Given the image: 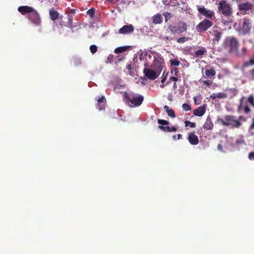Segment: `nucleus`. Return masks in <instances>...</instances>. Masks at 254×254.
<instances>
[{"instance_id":"nucleus-1","label":"nucleus","mask_w":254,"mask_h":254,"mask_svg":"<svg viewBox=\"0 0 254 254\" xmlns=\"http://www.w3.org/2000/svg\"><path fill=\"white\" fill-rule=\"evenodd\" d=\"M218 12L221 15L222 22L227 25L233 22V9L231 5L226 0H222L218 3Z\"/></svg>"},{"instance_id":"nucleus-2","label":"nucleus","mask_w":254,"mask_h":254,"mask_svg":"<svg viewBox=\"0 0 254 254\" xmlns=\"http://www.w3.org/2000/svg\"><path fill=\"white\" fill-rule=\"evenodd\" d=\"M18 11L22 15L27 14V17L36 26L41 25V19L38 11L29 6H20L18 8Z\"/></svg>"},{"instance_id":"nucleus-3","label":"nucleus","mask_w":254,"mask_h":254,"mask_svg":"<svg viewBox=\"0 0 254 254\" xmlns=\"http://www.w3.org/2000/svg\"><path fill=\"white\" fill-rule=\"evenodd\" d=\"M187 28V24L185 21H179L169 24L166 32L170 33L172 35L180 34L186 32Z\"/></svg>"},{"instance_id":"nucleus-4","label":"nucleus","mask_w":254,"mask_h":254,"mask_svg":"<svg viewBox=\"0 0 254 254\" xmlns=\"http://www.w3.org/2000/svg\"><path fill=\"white\" fill-rule=\"evenodd\" d=\"M239 42L237 38L233 36L227 37L224 41V47L230 53H235L238 51Z\"/></svg>"},{"instance_id":"nucleus-5","label":"nucleus","mask_w":254,"mask_h":254,"mask_svg":"<svg viewBox=\"0 0 254 254\" xmlns=\"http://www.w3.org/2000/svg\"><path fill=\"white\" fill-rule=\"evenodd\" d=\"M218 121L224 126H231L233 128H239L242 125L239 121L235 119L234 116L231 115H226L224 119L219 118Z\"/></svg>"},{"instance_id":"nucleus-6","label":"nucleus","mask_w":254,"mask_h":254,"mask_svg":"<svg viewBox=\"0 0 254 254\" xmlns=\"http://www.w3.org/2000/svg\"><path fill=\"white\" fill-rule=\"evenodd\" d=\"M124 97L127 99L128 103H130V107H135L140 106L143 101V97L139 95L137 96L129 95L127 92H125Z\"/></svg>"},{"instance_id":"nucleus-7","label":"nucleus","mask_w":254,"mask_h":254,"mask_svg":"<svg viewBox=\"0 0 254 254\" xmlns=\"http://www.w3.org/2000/svg\"><path fill=\"white\" fill-rule=\"evenodd\" d=\"M157 122L159 125H160L158 126V128L163 132H175L177 130V127L175 126H169L168 125L170 124V123L168 121L158 119L157 120Z\"/></svg>"},{"instance_id":"nucleus-8","label":"nucleus","mask_w":254,"mask_h":254,"mask_svg":"<svg viewBox=\"0 0 254 254\" xmlns=\"http://www.w3.org/2000/svg\"><path fill=\"white\" fill-rule=\"evenodd\" d=\"M213 25V22L207 19H204L196 26V30L198 32L206 31Z\"/></svg>"},{"instance_id":"nucleus-9","label":"nucleus","mask_w":254,"mask_h":254,"mask_svg":"<svg viewBox=\"0 0 254 254\" xmlns=\"http://www.w3.org/2000/svg\"><path fill=\"white\" fill-rule=\"evenodd\" d=\"M197 10L200 14L205 16L207 19L210 20L215 18V13L213 10L207 9L204 6H197Z\"/></svg>"},{"instance_id":"nucleus-10","label":"nucleus","mask_w":254,"mask_h":254,"mask_svg":"<svg viewBox=\"0 0 254 254\" xmlns=\"http://www.w3.org/2000/svg\"><path fill=\"white\" fill-rule=\"evenodd\" d=\"M143 73L147 78L151 80H155L160 74V72L147 68L143 69Z\"/></svg>"},{"instance_id":"nucleus-11","label":"nucleus","mask_w":254,"mask_h":254,"mask_svg":"<svg viewBox=\"0 0 254 254\" xmlns=\"http://www.w3.org/2000/svg\"><path fill=\"white\" fill-rule=\"evenodd\" d=\"M212 35L213 36L212 42L213 43H218L221 39L222 33L220 31V28L216 27H214L212 32Z\"/></svg>"},{"instance_id":"nucleus-12","label":"nucleus","mask_w":254,"mask_h":254,"mask_svg":"<svg viewBox=\"0 0 254 254\" xmlns=\"http://www.w3.org/2000/svg\"><path fill=\"white\" fill-rule=\"evenodd\" d=\"M252 28L251 23L250 22L249 19L248 18H245L243 19L242 27V31L244 34H247L249 33L251 29Z\"/></svg>"},{"instance_id":"nucleus-13","label":"nucleus","mask_w":254,"mask_h":254,"mask_svg":"<svg viewBox=\"0 0 254 254\" xmlns=\"http://www.w3.org/2000/svg\"><path fill=\"white\" fill-rule=\"evenodd\" d=\"M134 31V27L132 24L123 26L119 30V33L121 34H128Z\"/></svg>"},{"instance_id":"nucleus-14","label":"nucleus","mask_w":254,"mask_h":254,"mask_svg":"<svg viewBox=\"0 0 254 254\" xmlns=\"http://www.w3.org/2000/svg\"><path fill=\"white\" fill-rule=\"evenodd\" d=\"M188 139L191 145H197L199 142L198 136L195 134L194 132H189L188 134Z\"/></svg>"},{"instance_id":"nucleus-15","label":"nucleus","mask_w":254,"mask_h":254,"mask_svg":"<svg viewBox=\"0 0 254 254\" xmlns=\"http://www.w3.org/2000/svg\"><path fill=\"white\" fill-rule=\"evenodd\" d=\"M207 50L203 47H199V49L194 52V57L195 58H202L203 56L206 55Z\"/></svg>"},{"instance_id":"nucleus-16","label":"nucleus","mask_w":254,"mask_h":254,"mask_svg":"<svg viewBox=\"0 0 254 254\" xmlns=\"http://www.w3.org/2000/svg\"><path fill=\"white\" fill-rule=\"evenodd\" d=\"M205 110V105L200 106L197 109L194 110L193 111V113L195 116L198 117H201L204 114Z\"/></svg>"},{"instance_id":"nucleus-17","label":"nucleus","mask_w":254,"mask_h":254,"mask_svg":"<svg viewBox=\"0 0 254 254\" xmlns=\"http://www.w3.org/2000/svg\"><path fill=\"white\" fill-rule=\"evenodd\" d=\"M252 5L251 3L246 2L243 3H240L238 5V8L240 11H249L252 9Z\"/></svg>"},{"instance_id":"nucleus-18","label":"nucleus","mask_w":254,"mask_h":254,"mask_svg":"<svg viewBox=\"0 0 254 254\" xmlns=\"http://www.w3.org/2000/svg\"><path fill=\"white\" fill-rule=\"evenodd\" d=\"M49 14L50 18L53 21H55L59 16V12L55 10L54 8H52L49 10Z\"/></svg>"},{"instance_id":"nucleus-19","label":"nucleus","mask_w":254,"mask_h":254,"mask_svg":"<svg viewBox=\"0 0 254 254\" xmlns=\"http://www.w3.org/2000/svg\"><path fill=\"white\" fill-rule=\"evenodd\" d=\"M213 127V124L210 118L208 117L203 125V128L206 130H211Z\"/></svg>"},{"instance_id":"nucleus-20","label":"nucleus","mask_w":254,"mask_h":254,"mask_svg":"<svg viewBox=\"0 0 254 254\" xmlns=\"http://www.w3.org/2000/svg\"><path fill=\"white\" fill-rule=\"evenodd\" d=\"M164 109L165 110L168 116L175 118L176 117V114L175 112L172 109H170L167 105L164 106Z\"/></svg>"},{"instance_id":"nucleus-21","label":"nucleus","mask_w":254,"mask_h":254,"mask_svg":"<svg viewBox=\"0 0 254 254\" xmlns=\"http://www.w3.org/2000/svg\"><path fill=\"white\" fill-rule=\"evenodd\" d=\"M163 21V17L160 14H156L153 17V23L155 24H161Z\"/></svg>"},{"instance_id":"nucleus-22","label":"nucleus","mask_w":254,"mask_h":254,"mask_svg":"<svg viewBox=\"0 0 254 254\" xmlns=\"http://www.w3.org/2000/svg\"><path fill=\"white\" fill-rule=\"evenodd\" d=\"M205 74L207 77H212L216 74V71L213 68H211L209 69L206 70Z\"/></svg>"},{"instance_id":"nucleus-23","label":"nucleus","mask_w":254,"mask_h":254,"mask_svg":"<svg viewBox=\"0 0 254 254\" xmlns=\"http://www.w3.org/2000/svg\"><path fill=\"white\" fill-rule=\"evenodd\" d=\"M253 65H254V58L250 59L248 61L245 62L243 67L245 68Z\"/></svg>"},{"instance_id":"nucleus-24","label":"nucleus","mask_w":254,"mask_h":254,"mask_svg":"<svg viewBox=\"0 0 254 254\" xmlns=\"http://www.w3.org/2000/svg\"><path fill=\"white\" fill-rule=\"evenodd\" d=\"M170 64H171V65L178 66L180 64V61L176 59H171L170 60Z\"/></svg>"},{"instance_id":"nucleus-25","label":"nucleus","mask_w":254,"mask_h":254,"mask_svg":"<svg viewBox=\"0 0 254 254\" xmlns=\"http://www.w3.org/2000/svg\"><path fill=\"white\" fill-rule=\"evenodd\" d=\"M126 50V48L124 47H118L115 49L114 52L117 54L122 53Z\"/></svg>"},{"instance_id":"nucleus-26","label":"nucleus","mask_w":254,"mask_h":254,"mask_svg":"<svg viewBox=\"0 0 254 254\" xmlns=\"http://www.w3.org/2000/svg\"><path fill=\"white\" fill-rule=\"evenodd\" d=\"M189 38L187 37H182L177 39V42L179 43H183L189 40Z\"/></svg>"},{"instance_id":"nucleus-27","label":"nucleus","mask_w":254,"mask_h":254,"mask_svg":"<svg viewBox=\"0 0 254 254\" xmlns=\"http://www.w3.org/2000/svg\"><path fill=\"white\" fill-rule=\"evenodd\" d=\"M95 13V9L94 8L89 9L87 11V14L91 17H93Z\"/></svg>"},{"instance_id":"nucleus-28","label":"nucleus","mask_w":254,"mask_h":254,"mask_svg":"<svg viewBox=\"0 0 254 254\" xmlns=\"http://www.w3.org/2000/svg\"><path fill=\"white\" fill-rule=\"evenodd\" d=\"M186 127L190 126V127H195L196 124L194 123L191 122L189 121H186L185 122Z\"/></svg>"},{"instance_id":"nucleus-29","label":"nucleus","mask_w":254,"mask_h":254,"mask_svg":"<svg viewBox=\"0 0 254 254\" xmlns=\"http://www.w3.org/2000/svg\"><path fill=\"white\" fill-rule=\"evenodd\" d=\"M165 17V22H167L171 17V14L168 12H165L163 13Z\"/></svg>"},{"instance_id":"nucleus-30","label":"nucleus","mask_w":254,"mask_h":254,"mask_svg":"<svg viewBox=\"0 0 254 254\" xmlns=\"http://www.w3.org/2000/svg\"><path fill=\"white\" fill-rule=\"evenodd\" d=\"M244 97H242L240 99V105H239V106H238V112H240L241 110H244V108L245 107L243 106V100H244Z\"/></svg>"},{"instance_id":"nucleus-31","label":"nucleus","mask_w":254,"mask_h":254,"mask_svg":"<svg viewBox=\"0 0 254 254\" xmlns=\"http://www.w3.org/2000/svg\"><path fill=\"white\" fill-rule=\"evenodd\" d=\"M178 73H179V71H178V69L177 68L174 67V68H173L171 69V74L172 75L177 76L178 75Z\"/></svg>"},{"instance_id":"nucleus-32","label":"nucleus","mask_w":254,"mask_h":254,"mask_svg":"<svg viewBox=\"0 0 254 254\" xmlns=\"http://www.w3.org/2000/svg\"><path fill=\"white\" fill-rule=\"evenodd\" d=\"M90 50L92 54H95L97 51V47L95 45H92L90 46Z\"/></svg>"},{"instance_id":"nucleus-33","label":"nucleus","mask_w":254,"mask_h":254,"mask_svg":"<svg viewBox=\"0 0 254 254\" xmlns=\"http://www.w3.org/2000/svg\"><path fill=\"white\" fill-rule=\"evenodd\" d=\"M178 80V78L177 77V76H172L169 78V82H170L171 81H174L175 83L173 85V87L174 88H176V82Z\"/></svg>"},{"instance_id":"nucleus-34","label":"nucleus","mask_w":254,"mask_h":254,"mask_svg":"<svg viewBox=\"0 0 254 254\" xmlns=\"http://www.w3.org/2000/svg\"><path fill=\"white\" fill-rule=\"evenodd\" d=\"M105 107L106 103H100V104H98V103H97V108L99 111L105 110Z\"/></svg>"},{"instance_id":"nucleus-35","label":"nucleus","mask_w":254,"mask_h":254,"mask_svg":"<svg viewBox=\"0 0 254 254\" xmlns=\"http://www.w3.org/2000/svg\"><path fill=\"white\" fill-rule=\"evenodd\" d=\"M182 107L184 110L186 111H189L191 110V107L190 106L187 104V103H184L182 105Z\"/></svg>"},{"instance_id":"nucleus-36","label":"nucleus","mask_w":254,"mask_h":254,"mask_svg":"<svg viewBox=\"0 0 254 254\" xmlns=\"http://www.w3.org/2000/svg\"><path fill=\"white\" fill-rule=\"evenodd\" d=\"M217 97L220 99H225L227 97V95L225 93H217Z\"/></svg>"},{"instance_id":"nucleus-37","label":"nucleus","mask_w":254,"mask_h":254,"mask_svg":"<svg viewBox=\"0 0 254 254\" xmlns=\"http://www.w3.org/2000/svg\"><path fill=\"white\" fill-rule=\"evenodd\" d=\"M230 92L233 94L234 95H236L238 93V90L236 88H227V89Z\"/></svg>"},{"instance_id":"nucleus-38","label":"nucleus","mask_w":254,"mask_h":254,"mask_svg":"<svg viewBox=\"0 0 254 254\" xmlns=\"http://www.w3.org/2000/svg\"><path fill=\"white\" fill-rule=\"evenodd\" d=\"M106 100L104 96H102L101 98L98 99L97 102L98 103V104H100V103H106Z\"/></svg>"},{"instance_id":"nucleus-39","label":"nucleus","mask_w":254,"mask_h":254,"mask_svg":"<svg viewBox=\"0 0 254 254\" xmlns=\"http://www.w3.org/2000/svg\"><path fill=\"white\" fill-rule=\"evenodd\" d=\"M248 101L253 106H254V100L252 95L250 96L248 98Z\"/></svg>"},{"instance_id":"nucleus-40","label":"nucleus","mask_w":254,"mask_h":254,"mask_svg":"<svg viewBox=\"0 0 254 254\" xmlns=\"http://www.w3.org/2000/svg\"><path fill=\"white\" fill-rule=\"evenodd\" d=\"M126 69L128 70V71H129V74L131 75H132V73H131V70L132 69V67H131V65L130 64H128L126 66Z\"/></svg>"},{"instance_id":"nucleus-41","label":"nucleus","mask_w":254,"mask_h":254,"mask_svg":"<svg viewBox=\"0 0 254 254\" xmlns=\"http://www.w3.org/2000/svg\"><path fill=\"white\" fill-rule=\"evenodd\" d=\"M182 135L181 134H178L177 135H174L173 136V138L174 140H179L182 138Z\"/></svg>"},{"instance_id":"nucleus-42","label":"nucleus","mask_w":254,"mask_h":254,"mask_svg":"<svg viewBox=\"0 0 254 254\" xmlns=\"http://www.w3.org/2000/svg\"><path fill=\"white\" fill-rule=\"evenodd\" d=\"M243 110L246 114H249L251 112V109L248 106H245Z\"/></svg>"},{"instance_id":"nucleus-43","label":"nucleus","mask_w":254,"mask_h":254,"mask_svg":"<svg viewBox=\"0 0 254 254\" xmlns=\"http://www.w3.org/2000/svg\"><path fill=\"white\" fill-rule=\"evenodd\" d=\"M163 39V40H165L171 41L173 39V37L172 36L166 35V36H164Z\"/></svg>"},{"instance_id":"nucleus-44","label":"nucleus","mask_w":254,"mask_h":254,"mask_svg":"<svg viewBox=\"0 0 254 254\" xmlns=\"http://www.w3.org/2000/svg\"><path fill=\"white\" fill-rule=\"evenodd\" d=\"M249 158L250 160H254V152H250L248 155Z\"/></svg>"},{"instance_id":"nucleus-45","label":"nucleus","mask_w":254,"mask_h":254,"mask_svg":"<svg viewBox=\"0 0 254 254\" xmlns=\"http://www.w3.org/2000/svg\"><path fill=\"white\" fill-rule=\"evenodd\" d=\"M237 120L239 121V122H241V121L246 122L247 121V119L244 116H240L239 117L238 120Z\"/></svg>"},{"instance_id":"nucleus-46","label":"nucleus","mask_w":254,"mask_h":254,"mask_svg":"<svg viewBox=\"0 0 254 254\" xmlns=\"http://www.w3.org/2000/svg\"><path fill=\"white\" fill-rule=\"evenodd\" d=\"M202 82L206 85H210L212 84V81L209 80H204Z\"/></svg>"},{"instance_id":"nucleus-47","label":"nucleus","mask_w":254,"mask_h":254,"mask_svg":"<svg viewBox=\"0 0 254 254\" xmlns=\"http://www.w3.org/2000/svg\"><path fill=\"white\" fill-rule=\"evenodd\" d=\"M164 73H165V72H163V78H162V80H161V82H162V83H163V84L164 83V82H165V80H166V78H167V74L165 76H164Z\"/></svg>"},{"instance_id":"nucleus-48","label":"nucleus","mask_w":254,"mask_h":254,"mask_svg":"<svg viewBox=\"0 0 254 254\" xmlns=\"http://www.w3.org/2000/svg\"><path fill=\"white\" fill-rule=\"evenodd\" d=\"M210 98H211L213 100L216 99V98H217V93H213V94H212L210 95Z\"/></svg>"},{"instance_id":"nucleus-49","label":"nucleus","mask_w":254,"mask_h":254,"mask_svg":"<svg viewBox=\"0 0 254 254\" xmlns=\"http://www.w3.org/2000/svg\"><path fill=\"white\" fill-rule=\"evenodd\" d=\"M250 74H251L252 79L254 80V69H253L250 71Z\"/></svg>"},{"instance_id":"nucleus-50","label":"nucleus","mask_w":254,"mask_h":254,"mask_svg":"<svg viewBox=\"0 0 254 254\" xmlns=\"http://www.w3.org/2000/svg\"><path fill=\"white\" fill-rule=\"evenodd\" d=\"M81 64V62L79 60L77 59L74 61V64L75 66H78L79 64Z\"/></svg>"},{"instance_id":"nucleus-51","label":"nucleus","mask_w":254,"mask_h":254,"mask_svg":"<svg viewBox=\"0 0 254 254\" xmlns=\"http://www.w3.org/2000/svg\"><path fill=\"white\" fill-rule=\"evenodd\" d=\"M250 130L254 129V118L252 120V123L250 127Z\"/></svg>"},{"instance_id":"nucleus-52","label":"nucleus","mask_w":254,"mask_h":254,"mask_svg":"<svg viewBox=\"0 0 254 254\" xmlns=\"http://www.w3.org/2000/svg\"><path fill=\"white\" fill-rule=\"evenodd\" d=\"M247 49L245 48L242 49V52L243 56H245L246 54Z\"/></svg>"},{"instance_id":"nucleus-53","label":"nucleus","mask_w":254,"mask_h":254,"mask_svg":"<svg viewBox=\"0 0 254 254\" xmlns=\"http://www.w3.org/2000/svg\"><path fill=\"white\" fill-rule=\"evenodd\" d=\"M217 148L219 150L221 151H223V149H222V146L221 145V144H219L218 145V146H217Z\"/></svg>"},{"instance_id":"nucleus-54","label":"nucleus","mask_w":254,"mask_h":254,"mask_svg":"<svg viewBox=\"0 0 254 254\" xmlns=\"http://www.w3.org/2000/svg\"><path fill=\"white\" fill-rule=\"evenodd\" d=\"M160 86L161 88H163L164 87L165 85H164V83L163 84L162 83V84L160 85Z\"/></svg>"},{"instance_id":"nucleus-55","label":"nucleus","mask_w":254,"mask_h":254,"mask_svg":"<svg viewBox=\"0 0 254 254\" xmlns=\"http://www.w3.org/2000/svg\"><path fill=\"white\" fill-rule=\"evenodd\" d=\"M68 21H69V22H72V20H71V18H70V17H69V18H68Z\"/></svg>"},{"instance_id":"nucleus-56","label":"nucleus","mask_w":254,"mask_h":254,"mask_svg":"<svg viewBox=\"0 0 254 254\" xmlns=\"http://www.w3.org/2000/svg\"><path fill=\"white\" fill-rule=\"evenodd\" d=\"M141 78L142 80H146V78L145 77H141Z\"/></svg>"},{"instance_id":"nucleus-57","label":"nucleus","mask_w":254,"mask_h":254,"mask_svg":"<svg viewBox=\"0 0 254 254\" xmlns=\"http://www.w3.org/2000/svg\"><path fill=\"white\" fill-rule=\"evenodd\" d=\"M168 100H169V101H171V100H172V99H169V97L168 98Z\"/></svg>"},{"instance_id":"nucleus-58","label":"nucleus","mask_w":254,"mask_h":254,"mask_svg":"<svg viewBox=\"0 0 254 254\" xmlns=\"http://www.w3.org/2000/svg\"><path fill=\"white\" fill-rule=\"evenodd\" d=\"M141 55H139V59H141Z\"/></svg>"}]
</instances>
